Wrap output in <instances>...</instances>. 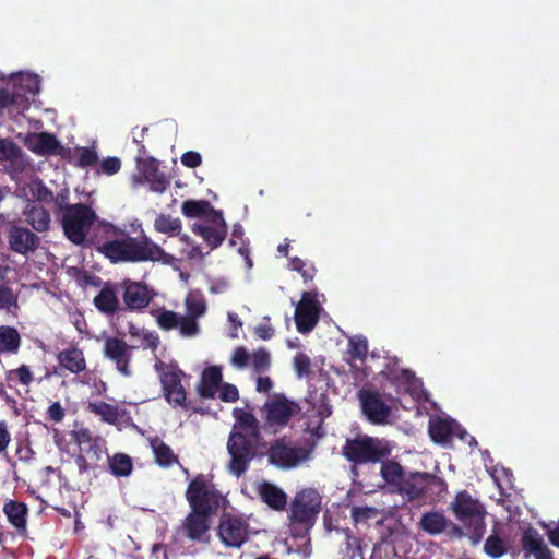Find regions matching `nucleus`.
Here are the masks:
<instances>
[{
    "label": "nucleus",
    "instance_id": "nucleus-1",
    "mask_svg": "<svg viewBox=\"0 0 559 559\" xmlns=\"http://www.w3.org/2000/svg\"><path fill=\"white\" fill-rule=\"evenodd\" d=\"M233 415L235 425L227 442L230 456L228 469L239 477L248 469L249 463L257 454L259 423L254 415L245 408L236 407Z\"/></svg>",
    "mask_w": 559,
    "mask_h": 559
},
{
    "label": "nucleus",
    "instance_id": "nucleus-2",
    "mask_svg": "<svg viewBox=\"0 0 559 559\" xmlns=\"http://www.w3.org/2000/svg\"><path fill=\"white\" fill-rule=\"evenodd\" d=\"M99 224L106 231L111 233V236L107 241L98 245L97 249L110 261H168L169 255L146 236L134 238L118 231L110 224L104 222H99Z\"/></svg>",
    "mask_w": 559,
    "mask_h": 559
},
{
    "label": "nucleus",
    "instance_id": "nucleus-3",
    "mask_svg": "<svg viewBox=\"0 0 559 559\" xmlns=\"http://www.w3.org/2000/svg\"><path fill=\"white\" fill-rule=\"evenodd\" d=\"M321 497L314 489L299 491L290 506V530L295 535L305 536L314 525L320 512Z\"/></svg>",
    "mask_w": 559,
    "mask_h": 559
},
{
    "label": "nucleus",
    "instance_id": "nucleus-4",
    "mask_svg": "<svg viewBox=\"0 0 559 559\" xmlns=\"http://www.w3.org/2000/svg\"><path fill=\"white\" fill-rule=\"evenodd\" d=\"M97 221L96 213L83 203L71 205L61 217L62 228L66 237L74 245L81 246L85 242L91 227ZM103 227L102 224H98Z\"/></svg>",
    "mask_w": 559,
    "mask_h": 559
},
{
    "label": "nucleus",
    "instance_id": "nucleus-5",
    "mask_svg": "<svg viewBox=\"0 0 559 559\" xmlns=\"http://www.w3.org/2000/svg\"><path fill=\"white\" fill-rule=\"evenodd\" d=\"M451 510L456 519L466 525L472 535L479 539L485 532L484 515L485 509L474 499L467 491L459 492L450 504Z\"/></svg>",
    "mask_w": 559,
    "mask_h": 559
},
{
    "label": "nucleus",
    "instance_id": "nucleus-6",
    "mask_svg": "<svg viewBox=\"0 0 559 559\" xmlns=\"http://www.w3.org/2000/svg\"><path fill=\"white\" fill-rule=\"evenodd\" d=\"M391 452L389 443L384 440L368 436L347 440L343 447L344 456L354 463L362 464L377 462L388 456Z\"/></svg>",
    "mask_w": 559,
    "mask_h": 559
},
{
    "label": "nucleus",
    "instance_id": "nucleus-7",
    "mask_svg": "<svg viewBox=\"0 0 559 559\" xmlns=\"http://www.w3.org/2000/svg\"><path fill=\"white\" fill-rule=\"evenodd\" d=\"M186 497L191 509L209 514L218 509L222 500L214 486L202 475H199L189 484Z\"/></svg>",
    "mask_w": 559,
    "mask_h": 559
},
{
    "label": "nucleus",
    "instance_id": "nucleus-8",
    "mask_svg": "<svg viewBox=\"0 0 559 559\" xmlns=\"http://www.w3.org/2000/svg\"><path fill=\"white\" fill-rule=\"evenodd\" d=\"M155 369L159 374L163 391L168 403L175 406H181L186 401V391L181 384L182 372L175 366L163 361L155 364Z\"/></svg>",
    "mask_w": 559,
    "mask_h": 559
},
{
    "label": "nucleus",
    "instance_id": "nucleus-9",
    "mask_svg": "<svg viewBox=\"0 0 559 559\" xmlns=\"http://www.w3.org/2000/svg\"><path fill=\"white\" fill-rule=\"evenodd\" d=\"M185 310L186 314L182 316L181 336L194 337L200 332L198 320L202 318L207 310L204 296L200 292H189L185 298Z\"/></svg>",
    "mask_w": 559,
    "mask_h": 559
},
{
    "label": "nucleus",
    "instance_id": "nucleus-10",
    "mask_svg": "<svg viewBox=\"0 0 559 559\" xmlns=\"http://www.w3.org/2000/svg\"><path fill=\"white\" fill-rule=\"evenodd\" d=\"M134 185L150 186V190L156 193H163L169 186L167 176L158 169L157 160L138 159L136 174L132 177Z\"/></svg>",
    "mask_w": 559,
    "mask_h": 559
},
{
    "label": "nucleus",
    "instance_id": "nucleus-11",
    "mask_svg": "<svg viewBox=\"0 0 559 559\" xmlns=\"http://www.w3.org/2000/svg\"><path fill=\"white\" fill-rule=\"evenodd\" d=\"M321 308L317 294L306 292L301 300L296 305L294 319L296 328L300 333H309L318 323Z\"/></svg>",
    "mask_w": 559,
    "mask_h": 559
},
{
    "label": "nucleus",
    "instance_id": "nucleus-12",
    "mask_svg": "<svg viewBox=\"0 0 559 559\" xmlns=\"http://www.w3.org/2000/svg\"><path fill=\"white\" fill-rule=\"evenodd\" d=\"M265 413V426L276 431L286 426L295 412V405L284 397H273L263 407Z\"/></svg>",
    "mask_w": 559,
    "mask_h": 559
},
{
    "label": "nucleus",
    "instance_id": "nucleus-13",
    "mask_svg": "<svg viewBox=\"0 0 559 559\" xmlns=\"http://www.w3.org/2000/svg\"><path fill=\"white\" fill-rule=\"evenodd\" d=\"M221 542L230 548H239L248 539V524L238 518L225 515L218 525Z\"/></svg>",
    "mask_w": 559,
    "mask_h": 559
},
{
    "label": "nucleus",
    "instance_id": "nucleus-14",
    "mask_svg": "<svg viewBox=\"0 0 559 559\" xmlns=\"http://www.w3.org/2000/svg\"><path fill=\"white\" fill-rule=\"evenodd\" d=\"M132 348L123 341L117 337H107L104 342V356L115 362L116 369L124 377L132 374L129 368Z\"/></svg>",
    "mask_w": 559,
    "mask_h": 559
},
{
    "label": "nucleus",
    "instance_id": "nucleus-15",
    "mask_svg": "<svg viewBox=\"0 0 559 559\" xmlns=\"http://www.w3.org/2000/svg\"><path fill=\"white\" fill-rule=\"evenodd\" d=\"M308 456L309 453L306 449L280 442L271 447L269 452L271 463L283 468L296 467Z\"/></svg>",
    "mask_w": 559,
    "mask_h": 559
},
{
    "label": "nucleus",
    "instance_id": "nucleus-16",
    "mask_svg": "<svg viewBox=\"0 0 559 559\" xmlns=\"http://www.w3.org/2000/svg\"><path fill=\"white\" fill-rule=\"evenodd\" d=\"M209 513L191 509V512L182 522L181 531L190 540L205 543L210 542Z\"/></svg>",
    "mask_w": 559,
    "mask_h": 559
},
{
    "label": "nucleus",
    "instance_id": "nucleus-17",
    "mask_svg": "<svg viewBox=\"0 0 559 559\" xmlns=\"http://www.w3.org/2000/svg\"><path fill=\"white\" fill-rule=\"evenodd\" d=\"M121 286L123 289V302L129 310L138 311L144 309L155 295L153 290L140 282L126 280Z\"/></svg>",
    "mask_w": 559,
    "mask_h": 559
},
{
    "label": "nucleus",
    "instance_id": "nucleus-18",
    "mask_svg": "<svg viewBox=\"0 0 559 559\" xmlns=\"http://www.w3.org/2000/svg\"><path fill=\"white\" fill-rule=\"evenodd\" d=\"M359 401L364 414L374 424H383L388 420L391 407L384 403L381 396L369 390L359 392Z\"/></svg>",
    "mask_w": 559,
    "mask_h": 559
},
{
    "label": "nucleus",
    "instance_id": "nucleus-19",
    "mask_svg": "<svg viewBox=\"0 0 559 559\" xmlns=\"http://www.w3.org/2000/svg\"><path fill=\"white\" fill-rule=\"evenodd\" d=\"M193 230L198 233L212 249L217 248L226 236V224L222 213L212 212L205 224H194Z\"/></svg>",
    "mask_w": 559,
    "mask_h": 559
},
{
    "label": "nucleus",
    "instance_id": "nucleus-20",
    "mask_svg": "<svg viewBox=\"0 0 559 559\" xmlns=\"http://www.w3.org/2000/svg\"><path fill=\"white\" fill-rule=\"evenodd\" d=\"M29 106V97L22 94L10 81L7 86L0 90V114L17 116L24 112Z\"/></svg>",
    "mask_w": 559,
    "mask_h": 559
},
{
    "label": "nucleus",
    "instance_id": "nucleus-21",
    "mask_svg": "<svg viewBox=\"0 0 559 559\" xmlns=\"http://www.w3.org/2000/svg\"><path fill=\"white\" fill-rule=\"evenodd\" d=\"M8 241L12 251L23 255L34 252L39 246V237L22 226H12L9 229Z\"/></svg>",
    "mask_w": 559,
    "mask_h": 559
},
{
    "label": "nucleus",
    "instance_id": "nucleus-22",
    "mask_svg": "<svg viewBox=\"0 0 559 559\" xmlns=\"http://www.w3.org/2000/svg\"><path fill=\"white\" fill-rule=\"evenodd\" d=\"M429 433L432 440L438 443L449 442L454 436H457L460 439H464L467 436L456 421L448 417L430 418Z\"/></svg>",
    "mask_w": 559,
    "mask_h": 559
},
{
    "label": "nucleus",
    "instance_id": "nucleus-23",
    "mask_svg": "<svg viewBox=\"0 0 559 559\" xmlns=\"http://www.w3.org/2000/svg\"><path fill=\"white\" fill-rule=\"evenodd\" d=\"M425 475L426 472H409L404 476L395 493L405 500L421 501L425 498Z\"/></svg>",
    "mask_w": 559,
    "mask_h": 559
},
{
    "label": "nucleus",
    "instance_id": "nucleus-24",
    "mask_svg": "<svg viewBox=\"0 0 559 559\" xmlns=\"http://www.w3.org/2000/svg\"><path fill=\"white\" fill-rule=\"evenodd\" d=\"M17 197L25 199L28 203H51L53 193L49 190L44 182L34 178L28 182L23 183L16 190Z\"/></svg>",
    "mask_w": 559,
    "mask_h": 559
},
{
    "label": "nucleus",
    "instance_id": "nucleus-25",
    "mask_svg": "<svg viewBox=\"0 0 559 559\" xmlns=\"http://www.w3.org/2000/svg\"><path fill=\"white\" fill-rule=\"evenodd\" d=\"M522 546L526 556L533 555L535 559H552L551 551L535 528H528L523 533Z\"/></svg>",
    "mask_w": 559,
    "mask_h": 559
},
{
    "label": "nucleus",
    "instance_id": "nucleus-26",
    "mask_svg": "<svg viewBox=\"0 0 559 559\" xmlns=\"http://www.w3.org/2000/svg\"><path fill=\"white\" fill-rule=\"evenodd\" d=\"M222 383V370L217 366L206 368L201 376V380L197 385L198 392L202 397H214Z\"/></svg>",
    "mask_w": 559,
    "mask_h": 559
},
{
    "label": "nucleus",
    "instance_id": "nucleus-27",
    "mask_svg": "<svg viewBox=\"0 0 559 559\" xmlns=\"http://www.w3.org/2000/svg\"><path fill=\"white\" fill-rule=\"evenodd\" d=\"M23 214L26 218V222L36 231L43 233L49 229L51 222L50 214L43 205L37 203H27Z\"/></svg>",
    "mask_w": 559,
    "mask_h": 559
},
{
    "label": "nucleus",
    "instance_id": "nucleus-28",
    "mask_svg": "<svg viewBox=\"0 0 559 559\" xmlns=\"http://www.w3.org/2000/svg\"><path fill=\"white\" fill-rule=\"evenodd\" d=\"M57 358L60 366L72 373H79L86 368L84 354L76 347L61 350Z\"/></svg>",
    "mask_w": 559,
    "mask_h": 559
},
{
    "label": "nucleus",
    "instance_id": "nucleus-29",
    "mask_svg": "<svg viewBox=\"0 0 559 559\" xmlns=\"http://www.w3.org/2000/svg\"><path fill=\"white\" fill-rule=\"evenodd\" d=\"M27 146L35 153L47 155L57 152L59 141L50 133H35L27 139Z\"/></svg>",
    "mask_w": 559,
    "mask_h": 559
},
{
    "label": "nucleus",
    "instance_id": "nucleus-30",
    "mask_svg": "<svg viewBox=\"0 0 559 559\" xmlns=\"http://www.w3.org/2000/svg\"><path fill=\"white\" fill-rule=\"evenodd\" d=\"M380 475L386 486L390 487V490L395 492L406 475V472L397 462L386 460L381 463Z\"/></svg>",
    "mask_w": 559,
    "mask_h": 559
},
{
    "label": "nucleus",
    "instance_id": "nucleus-31",
    "mask_svg": "<svg viewBox=\"0 0 559 559\" xmlns=\"http://www.w3.org/2000/svg\"><path fill=\"white\" fill-rule=\"evenodd\" d=\"M95 307L107 314L114 313L119 309L118 294L114 286L105 285L94 298Z\"/></svg>",
    "mask_w": 559,
    "mask_h": 559
},
{
    "label": "nucleus",
    "instance_id": "nucleus-32",
    "mask_svg": "<svg viewBox=\"0 0 559 559\" xmlns=\"http://www.w3.org/2000/svg\"><path fill=\"white\" fill-rule=\"evenodd\" d=\"M261 499L274 510H283L287 504V496L285 492L269 483H264L259 488Z\"/></svg>",
    "mask_w": 559,
    "mask_h": 559
},
{
    "label": "nucleus",
    "instance_id": "nucleus-33",
    "mask_svg": "<svg viewBox=\"0 0 559 559\" xmlns=\"http://www.w3.org/2000/svg\"><path fill=\"white\" fill-rule=\"evenodd\" d=\"M10 84L27 97L28 95H36L40 90L39 78L31 73L13 74L10 79Z\"/></svg>",
    "mask_w": 559,
    "mask_h": 559
},
{
    "label": "nucleus",
    "instance_id": "nucleus-34",
    "mask_svg": "<svg viewBox=\"0 0 559 559\" xmlns=\"http://www.w3.org/2000/svg\"><path fill=\"white\" fill-rule=\"evenodd\" d=\"M151 449L154 453L155 461L159 466L169 467L177 463V456L174 454L170 447H168L162 439L153 438L150 440Z\"/></svg>",
    "mask_w": 559,
    "mask_h": 559
},
{
    "label": "nucleus",
    "instance_id": "nucleus-35",
    "mask_svg": "<svg viewBox=\"0 0 559 559\" xmlns=\"http://www.w3.org/2000/svg\"><path fill=\"white\" fill-rule=\"evenodd\" d=\"M21 346V336L17 330L13 326H0V353H17Z\"/></svg>",
    "mask_w": 559,
    "mask_h": 559
},
{
    "label": "nucleus",
    "instance_id": "nucleus-36",
    "mask_svg": "<svg viewBox=\"0 0 559 559\" xmlns=\"http://www.w3.org/2000/svg\"><path fill=\"white\" fill-rule=\"evenodd\" d=\"M447 490H448V485L442 478H440L433 474L426 473L424 500H430V501L440 500L441 498L444 497V493L447 492Z\"/></svg>",
    "mask_w": 559,
    "mask_h": 559
},
{
    "label": "nucleus",
    "instance_id": "nucleus-37",
    "mask_svg": "<svg viewBox=\"0 0 559 559\" xmlns=\"http://www.w3.org/2000/svg\"><path fill=\"white\" fill-rule=\"evenodd\" d=\"M3 511L12 525L20 531H25L27 508L24 503L9 501L4 504Z\"/></svg>",
    "mask_w": 559,
    "mask_h": 559
},
{
    "label": "nucleus",
    "instance_id": "nucleus-38",
    "mask_svg": "<svg viewBox=\"0 0 559 559\" xmlns=\"http://www.w3.org/2000/svg\"><path fill=\"white\" fill-rule=\"evenodd\" d=\"M419 526L426 533L437 535L445 530L447 519L441 512H427L423 514Z\"/></svg>",
    "mask_w": 559,
    "mask_h": 559
},
{
    "label": "nucleus",
    "instance_id": "nucleus-39",
    "mask_svg": "<svg viewBox=\"0 0 559 559\" xmlns=\"http://www.w3.org/2000/svg\"><path fill=\"white\" fill-rule=\"evenodd\" d=\"M109 471L116 477H128L133 469V463L129 455L117 453L108 460Z\"/></svg>",
    "mask_w": 559,
    "mask_h": 559
},
{
    "label": "nucleus",
    "instance_id": "nucleus-40",
    "mask_svg": "<svg viewBox=\"0 0 559 559\" xmlns=\"http://www.w3.org/2000/svg\"><path fill=\"white\" fill-rule=\"evenodd\" d=\"M215 212L207 201L189 200L182 204V213L189 218L204 216L206 221L211 218V213Z\"/></svg>",
    "mask_w": 559,
    "mask_h": 559
},
{
    "label": "nucleus",
    "instance_id": "nucleus-41",
    "mask_svg": "<svg viewBox=\"0 0 559 559\" xmlns=\"http://www.w3.org/2000/svg\"><path fill=\"white\" fill-rule=\"evenodd\" d=\"M154 227L157 231L175 236L181 229V222L179 218H173L169 215L160 214L156 217Z\"/></svg>",
    "mask_w": 559,
    "mask_h": 559
},
{
    "label": "nucleus",
    "instance_id": "nucleus-42",
    "mask_svg": "<svg viewBox=\"0 0 559 559\" xmlns=\"http://www.w3.org/2000/svg\"><path fill=\"white\" fill-rule=\"evenodd\" d=\"M307 402L321 420L328 418L332 414V408L325 393H314L310 395Z\"/></svg>",
    "mask_w": 559,
    "mask_h": 559
},
{
    "label": "nucleus",
    "instance_id": "nucleus-43",
    "mask_svg": "<svg viewBox=\"0 0 559 559\" xmlns=\"http://www.w3.org/2000/svg\"><path fill=\"white\" fill-rule=\"evenodd\" d=\"M156 318L160 329L171 330L177 328L179 329V333L181 334V325L183 322V318L180 313L164 309L158 312Z\"/></svg>",
    "mask_w": 559,
    "mask_h": 559
},
{
    "label": "nucleus",
    "instance_id": "nucleus-44",
    "mask_svg": "<svg viewBox=\"0 0 559 559\" xmlns=\"http://www.w3.org/2000/svg\"><path fill=\"white\" fill-rule=\"evenodd\" d=\"M484 550L491 558H500L507 552L508 546L501 537L492 534L486 539Z\"/></svg>",
    "mask_w": 559,
    "mask_h": 559
},
{
    "label": "nucleus",
    "instance_id": "nucleus-45",
    "mask_svg": "<svg viewBox=\"0 0 559 559\" xmlns=\"http://www.w3.org/2000/svg\"><path fill=\"white\" fill-rule=\"evenodd\" d=\"M17 308V295L9 286L0 284V310L13 313Z\"/></svg>",
    "mask_w": 559,
    "mask_h": 559
},
{
    "label": "nucleus",
    "instance_id": "nucleus-46",
    "mask_svg": "<svg viewBox=\"0 0 559 559\" xmlns=\"http://www.w3.org/2000/svg\"><path fill=\"white\" fill-rule=\"evenodd\" d=\"M379 509L368 506H354L350 510L355 523H367L379 515Z\"/></svg>",
    "mask_w": 559,
    "mask_h": 559
},
{
    "label": "nucleus",
    "instance_id": "nucleus-47",
    "mask_svg": "<svg viewBox=\"0 0 559 559\" xmlns=\"http://www.w3.org/2000/svg\"><path fill=\"white\" fill-rule=\"evenodd\" d=\"M21 155L20 147L12 141L0 139V160H16Z\"/></svg>",
    "mask_w": 559,
    "mask_h": 559
},
{
    "label": "nucleus",
    "instance_id": "nucleus-48",
    "mask_svg": "<svg viewBox=\"0 0 559 559\" xmlns=\"http://www.w3.org/2000/svg\"><path fill=\"white\" fill-rule=\"evenodd\" d=\"M93 413L102 416L106 421L112 423L117 419V408L105 402H99L90 405Z\"/></svg>",
    "mask_w": 559,
    "mask_h": 559
},
{
    "label": "nucleus",
    "instance_id": "nucleus-49",
    "mask_svg": "<svg viewBox=\"0 0 559 559\" xmlns=\"http://www.w3.org/2000/svg\"><path fill=\"white\" fill-rule=\"evenodd\" d=\"M368 352V343L365 337L356 336L349 340L348 353L355 359H362Z\"/></svg>",
    "mask_w": 559,
    "mask_h": 559
},
{
    "label": "nucleus",
    "instance_id": "nucleus-50",
    "mask_svg": "<svg viewBox=\"0 0 559 559\" xmlns=\"http://www.w3.org/2000/svg\"><path fill=\"white\" fill-rule=\"evenodd\" d=\"M342 533L345 536V548L347 554L352 557H355L358 554L360 557L362 556L360 539L354 536L349 528H342Z\"/></svg>",
    "mask_w": 559,
    "mask_h": 559
},
{
    "label": "nucleus",
    "instance_id": "nucleus-51",
    "mask_svg": "<svg viewBox=\"0 0 559 559\" xmlns=\"http://www.w3.org/2000/svg\"><path fill=\"white\" fill-rule=\"evenodd\" d=\"M270 365V354L266 350H258L250 355V366L255 371H264Z\"/></svg>",
    "mask_w": 559,
    "mask_h": 559
},
{
    "label": "nucleus",
    "instance_id": "nucleus-52",
    "mask_svg": "<svg viewBox=\"0 0 559 559\" xmlns=\"http://www.w3.org/2000/svg\"><path fill=\"white\" fill-rule=\"evenodd\" d=\"M294 368L298 378H302L309 373L310 358L304 353H298L294 358Z\"/></svg>",
    "mask_w": 559,
    "mask_h": 559
},
{
    "label": "nucleus",
    "instance_id": "nucleus-53",
    "mask_svg": "<svg viewBox=\"0 0 559 559\" xmlns=\"http://www.w3.org/2000/svg\"><path fill=\"white\" fill-rule=\"evenodd\" d=\"M289 267L293 271L301 273L302 277L308 281L312 280L314 275V269L312 266L306 269V263L298 257H294L289 260Z\"/></svg>",
    "mask_w": 559,
    "mask_h": 559
},
{
    "label": "nucleus",
    "instance_id": "nucleus-54",
    "mask_svg": "<svg viewBox=\"0 0 559 559\" xmlns=\"http://www.w3.org/2000/svg\"><path fill=\"white\" fill-rule=\"evenodd\" d=\"M219 399L224 402H235L239 397L238 389L229 383H225L221 386Z\"/></svg>",
    "mask_w": 559,
    "mask_h": 559
},
{
    "label": "nucleus",
    "instance_id": "nucleus-55",
    "mask_svg": "<svg viewBox=\"0 0 559 559\" xmlns=\"http://www.w3.org/2000/svg\"><path fill=\"white\" fill-rule=\"evenodd\" d=\"M73 438L75 443L80 447V451H85L86 445L91 443L92 438L91 432L87 429H78L73 431Z\"/></svg>",
    "mask_w": 559,
    "mask_h": 559
},
{
    "label": "nucleus",
    "instance_id": "nucleus-56",
    "mask_svg": "<svg viewBox=\"0 0 559 559\" xmlns=\"http://www.w3.org/2000/svg\"><path fill=\"white\" fill-rule=\"evenodd\" d=\"M231 364L237 368H243L250 365V354L242 347L237 348L234 352Z\"/></svg>",
    "mask_w": 559,
    "mask_h": 559
},
{
    "label": "nucleus",
    "instance_id": "nucleus-57",
    "mask_svg": "<svg viewBox=\"0 0 559 559\" xmlns=\"http://www.w3.org/2000/svg\"><path fill=\"white\" fill-rule=\"evenodd\" d=\"M229 288V281L225 277L210 278L209 290L212 294H223Z\"/></svg>",
    "mask_w": 559,
    "mask_h": 559
},
{
    "label": "nucleus",
    "instance_id": "nucleus-58",
    "mask_svg": "<svg viewBox=\"0 0 559 559\" xmlns=\"http://www.w3.org/2000/svg\"><path fill=\"white\" fill-rule=\"evenodd\" d=\"M16 376L20 382L24 385H28L33 381V373L29 368L25 365H22L15 370H11L9 377Z\"/></svg>",
    "mask_w": 559,
    "mask_h": 559
},
{
    "label": "nucleus",
    "instance_id": "nucleus-59",
    "mask_svg": "<svg viewBox=\"0 0 559 559\" xmlns=\"http://www.w3.org/2000/svg\"><path fill=\"white\" fill-rule=\"evenodd\" d=\"M98 159L97 153L92 148H83L80 153L79 165L82 167L93 166Z\"/></svg>",
    "mask_w": 559,
    "mask_h": 559
},
{
    "label": "nucleus",
    "instance_id": "nucleus-60",
    "mask_svg": "<svg viewBox=\"0 0 559 559\" xmlns=\"http://www.w3.org/2000/svg\"><path fill=\"white\" fill-rule=\"evenodd\" d=\"M121 162L117 157H108L102 163V170L107 175H114L119 171Z\"/></svg>",
    "mask_w": 559,
    "mask_h": 559
},
{
    "label": "nucleus",
    "instance_id": "nucleus-61",
    "mask_svg": "<svg viewBox=\"0 0 559 559\" xmlns=\"http://www.w3.org/2000/svg\"><path fill=\"white\" fill-rule=\"evenodd\" d=\"M202 162V157L199 153L197 152H186L182 156H181V163L189 167V168H194V167H198Z\"/></svg>",
    "mask_w": 559,
    "mask_h": 559
},
{
    "label": "nucleus",
    "instance_id": "nucleus-62",
    "mask_svg": "<svg viewBox=\"0 0 559 559\" xmlns=\"http://www.w3.org/2000/svg\"><path fill=\"white\" fill-rule=\"evenodd\" d=\"M402 378L406 382L404 390L409 391L412 394L420 385L419 380H417L411 371H402Z\"/></svg>",
    "mask_w": 559,
    "mask_h": 559
},
{
    "label": "nucleus",
    "instance_id": "nucleus-63",
    "mask_svg": "<svg viewBox=\"0 0 559 559\" xmlns=\"http://www.w3.org/2000/svg\"><path fill=\"white\" fill-rule=\"evenodd\" d=\"M52 202L55 203V205L57 206L62 216L72 205L68 203V192L58 193L56 197L53 195Z\"/></svg>",
    "mask_w": 559,
    "mask_h": 559
},
{
    "label": "nucleus",
    "instance_id": "nucleus-64",
    "mask_svg": "<svg viewBox=\"0 0 559 559\" xmlns=\"http://www.w3.org/2000/svg\"><path fill=\"white\" fill-rule=\"evenodd\" d=\"M87 455H90L95 461H98L100 459L102 448L98 442V440L94 439L86 445V450L83 451Z\"/></svg>",
    "mask_w": 559,
    "mask_h": 559
}]
</instances>
